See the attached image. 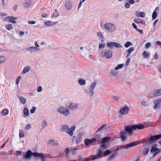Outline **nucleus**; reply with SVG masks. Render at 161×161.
I'll return each mask as SVG.
<instances>
[{
	"instance_id": "obj_19",
	"label": "nucleus",
	"mask_w": 161,
	"mask_h": 161,
	"mask_svg": "<svg viewBox=\"0 0 161 161\" xmlns=\"http://www.w3.org/2000/svg\"><path fill=\"white\" fill-rule=\"evenodd\" d=\"M58 22H52L51 20H47L44 22V25L46 26H52L57 24Z\"/></svg>"
},
{
	"instance_id": "obj_41",
	"label": "nucleus",
	"mask_w": 161,
	"mask_h": 161,
	"mask_svg": "<svg viewBox=\"0 0 161 161\" xmlns=\"http://www.w3.org/2000/svg\"><path fill=\"white\" fill-rule=\"evenodd\" d=\"M19 136L20 138L23 137L25 136V133L24 131L19 130Z\"/></svg>"
},
{
	"instance_id": "obj_20",
	"label": "nucleus",
	"mask_w": 161,
	"mask_h": 161,
	"mask_svg": "<svg viewBox=\"0 0 161 161\" xmlns=\"http://www.w3.org/2000/svg\"><path fill=\"white\" fill-rule=\"evenodd\" d=\"M69 126L66 124H63L60 127V131L62 132H66L69 128Z\"/></svg>"
},
{
	"instance_id": "obj_50",
	"label": "nucleus",
	"mask_w": 161,
	"mask_h": 161,
	"mask_svg": "<svg viewBox=\"0 0 161 161\" xmlns=\"http://www.w3.org/2000/svg\"><path fill=\"white\" fill-rule=\"evenodd\" d=\"M105 46V44L104 43H100L99 45V48L101 49L104 48Z\"/></svg>"
},
{
	"instance_id": "obj_39",
	"label": "nucleus",
	"mask_w": 161,
	"mask_h": 161,
	"mask_svg": "<svg viewBox=\"0 0 161 161\" xmlns=\"http://www.w3.org/2000/svg\"><path fill=\"white\" fill-rule=\"evenodd\" d=\"M86 50V49L85 47H81L80 48L79 50V52L81 54H83L85 53V51Z\"/></svg>"
},
{
	"instance_id": "obj_44",
	"label": "nucleus",
	"mask_w": 161,
	"mask_h": 161,
	"mask_svg": "<svg viewBox=\"0 0 161 161\" xmlns=\"http://www.w3.org/2000/svg\"><path fill=\"white\" fill-rule=\"evenodd\" d=\"M113 99L116 102H119L120 101V98L117 95L114 96L113 97Z\"/></svg>"
},
{
	"instance_id": "obj_26",
	"label": "nucleus",
	"mask_w": 161,
	"mask_h": 161,
	"mask_svg": "<svg viewBox=\"0 0 161 161\" xmlns=\"http://www.w3.org/2000/svg\"><path fill=\"white\" fill-rule=\"evenodd\" d=\"M136 15L137 17H141L144 18L145 16V13L143 12H138L137 11L136 12Z\"/></svg>"
},
{
	"instance_id": "obj_13",
	"label": "nucleus",
	"mask_w": 161,
	"mask_h": 161,
	"mask_svg": "<svg viewBox=\"0 0 161 161\" xmlns=\"http://www.w3.org/2000/svg\"><path fill=\"white\" fill-rule=\"evenodd\" d=\"M161 137V134L154 136H151L150 140L148 141L149 143L150 144L152 142H155L157 140L160 139Z\"/></svg>"
},
{
	"instance_id": "obj_45",
	"label": "nucleus",
	"mask_w": 161,
	"mask_h": 161,
	"mask_svg": "<svg viewBox=\"0 0 161 161\" xmlns=\"http://www.w3.org/2000/svg\"><path fill=\"white\" fill-rule=\"evenodd\" d=\"M123 131L120 132V137L122 141H124L125 140L126 137L123 134Z\"/></svg>"
},
{
	"instance_id": "obj_28",
	"label": "nucleus",
	"mask_w": 161,
	"mask_h": 161,
	"mask_svg": "<svg viewBox=\"0 0 161 161\" xmlns=\"http://www.w3.org/2000/svg\"><path fill=\"white\" fill-rule=\"evenodd\" d=\"M20 103L22 104H25L26 102V99L24 97L22 96H18Z\"/></svg>"
},
{
	"instance_id": "obj_4",
	"label": "nucleus",
	"mask_w": 161,
	"mask_h": 161,
	"mask_svg": "<svg viewBox=\"0 0 161 161\" xmlns=\"http://www.w3.org/2000/svg\"><path fill=\"white\" fill-rule=\"evenodd\" d=\"M34 44L35 47L32 46L28 47L26 49V50L31 53L39 51L40 50V46L36 41L35 42Z\"/></svg>"
},
{
	"instance_id": "obj_53",
	"label": "nucleus",
	"mask_w": 161,
	"mask_h": 161,
	"mask_svg": "<svg viewBox=\"0 0 161 161\" xmlns=\"http://www.w3.org/2000/svg\"><path fill=\"white\" fill-rule=\"evenodd\" d=\"M36 109V108L35 106L32 107V108L30 110V113L31 114H33L35 113Z\"/></svg>"
},
{
	"instance_id": "obj_5",
	"label": "nucleus",
	"mask_w": 161,
	"mask_h": 161,
	"mask_svg": "<svg viewBox=\"0 0 161 161\" xmlns=\"http://www.w3.org/2000/svg\"><path fill=\"white\" fill-rule=\"evenodd\" d=\"M79 103L70 102L68 105L66 104V106L70 110H73L77 109L79 108Z\"/></svg>"
},
{
	"instance_id": "obj_9",
	"label": "nucleus",
	"mask_w": 161,
	"mask_h": 161,
	"mask_svg": "<svg viewBox=\"0 0 161 161\" xmlns=\"http://www.w3.org/2000/svg\"><path fill=\"white\" fill-rule=\"evenodd\" d=\"M85 94L89 97H92L94 94V91H92L89 87V88H85L84 89Z\"/></svg>"
},
{
	"instance_id": "obj_52",
	"label": "nucleus",
	"mask_w": 161,
	"mask_h": 161,
	"mask_svg": "<svg viewBox=\"0 0 161 161\" xmlns=\"http://www.w3.org/2000/svg\"><path fill=\"white\" fill-rule=\"evenodd\" d=\"M154 91L156 95H157V96L161 95V89L155 90Z\"/></svg>"
},
{
	"instance_id": "obj_37",
	"label": "nucleus",
	"mask_w": 161,
	"mask_h": 161,
	"mask_svg": "<svg viewBox=\"0 0 161 161\" xmlns=\"http://www.w3.org/2000/svg\"><path fill=\"white\" fill-rule=\"evenodd\" d=\"M49 144L52 146H57L58 144V143L57 142L53 140H51L49 141Z\"/></svg>"
},
{
	"instance_id": "obj_55",
	"label": "nucleus",
	"mask_w": 161,
	"mask_h": 161,
	"mask_svg": "<svg viewBox=\"0 0 161 161\" xmlns=\"http://www.w3.org/2000/svg\"><path fill=\"white\" fill-rule=\"evenodd\" d=\"M31 128V126L30 124H28L27 125L25 128V130H30Z\"/></svg>"
},
{
	"instance_id": "obj_40",
	"label": "nucleus",
	"mask_w": 161,
	"mask_h": 161,
	"mask_svg": "<svg viewBox=\"0 0 161 161\" xmlns=\"http://www.w3.org/2000/svg\"><path fill=\"white\" fill-rule=\"evenodd\" d=\"M84 142L85 145L87 146L92 143L90 139H85Z\"/></svg>"
},
{
	"instance_id": "obj_8",
	"label": "nucleus",
	"mask_w": 161,
	"mask_h": 161,
	"mask_svg": "<svg viewBox=\"0 0 161 161\" xmlns=\"http://www.w3.org/2000/svg\"><path fill=\"white\" fill-rule=\"evenodd\" d=\"M133 126L135 130H136V129L141 130L148 127L149 126V123H145L144 125L139 124L138 125H133Z\"/></svg>"
},
{
	"instance_id": "obj_29",
	"label": "nucleus",
	"mask_w": 161,
	"mask_h": 161,
	"mask_svg": "<svg viewBox=\"0 0 161 161\" xmlns=\"http://www.w3.org/2000/svg\"><path fill=\"white\" fill-rule=\"evenodd\" d=\"M159 149L154 147H152L151 152L152 153H155V155L157 154L159 152Z\"/></svg>"
},
{
	"instance_id": "obj_60",
	"label": "nucleus",
	"mask_w": 161,
	"mask_h": 161,
	"mask_svg": "<svg viewBox=\"0 0 161 161\" xmlns=\"http://www.w3.org/2000/svg\"><path fill=\"white\" fill-rule=\"evenodd\" d=\"M42 127L43 128H44L45 127H46L47 125V122L45 120H44L43 121H42Z\"/></svg>"
},
{
	"instance_id": "obj_38",
	"label": "nucleus",
	"mask_w": 161,
	"mask_h": 161,
	"mask_svg": "<svg viewBox=\"0 0 161 161\" xmlns=\"http://www.w3.org/2000/svg\"><path fill=\"white\" fill-rule=\"evenodd\" d=\"M142 56L145 58H148L149 57V55L146 51H144L142 54Z\"/></svg>"
},
{
	"instance_id": "obj_23",
	"label": "nucleus",
	"mask_w": 161,
	"mask_h": 161,
	"mask_svg": "<svg viewBox=\"0 0 161 161\" xmlns=\"http://www.w3.org/2000/svg\"><path fill=\"white\" fill-rule=\"evenodd\" d=\"M23 117H25V116H28L29 115V110L27 107H25L23 110Z\"/></svg>"
},
{
	"instance_id": "obj_33",
	"label": "nucleus",
	"mask_w": 161,
	"mask_h": 161,
	"mask_svg": "<svg viewBox=\"0 0 161 161\" xmlns=\"http://www.w3.org/2000/svg\"><path fill=\"white\" fill-rule=\"evenodd\" d=\"M110 73L111 75L114 76H116L118 74L117 70H115V68L114 69H112L110 70Z\"/></svg>"
},
{
	"instance_id": "obj_31",
	"label": "nucleus",
	"mask_w": 161,
	"mask_h": 161,
	"mask_svg": "<svg viewBox=\"0 0 161 161\" xmlns=\"http://www.w3.org/2000/svg\"><path fill=\"white\" fill-rule=\"evenodd\" d=\"M97 83L96 81H94L92 82L89 86V87L92 91H93L94 89L97 86Z\"/></svg>"
},
{
	"instance_id": "obj_61",
	"label": "nucleus",
	"mask_w": 161,
	"mask_h": 161,
	"mask_svg": "<svg viewBox=\"0 0 161 161\" xmlns=\"http://www.w3.org/2000/svg\"><path fill=\"white\" fill-rule=\"evenodd\" d=\"M48 15L46 13L42 14L41 15V17L43 18L47 17H48Z\"/></svg>"
},
{
	"instance_id": "obj_25",
	"label": "nucleus",
	"mask_w": 161,
	"mask_h": 161,
	"mask_svg": "<svg viewBox=\"0 0 161 161\" xmlns=\"http://www.w3.org/2000/svg\"><path fill=\"white\" fill-rule=\"evenodd\" d=\"M156 96H157V95H156L155 91L154 90L149 94H148L147 95V97L148 98H150L155 97Z\"/></svg>"
},
{
	"instance_id": "obj_16",
	"label": "nucleus",
	"mask_w": 161,
	"mask_h": 161,
	"mask_svg": "<svg viewBox=\"0 0 161 161\" xmlns=\"http://www.w3.org/2000/svg\"><path fill=\"white\" fill-rule=\"evenodd\" d=\"M154 105L153 108L154 109H157L159 108L160 106L161 103V98H159L156 100H155L153 102Z\"/></svg>"
},
{
	"instance_id": "obj_6",
	"label": "nucleus",
	"mask_w": 161,
	"mask_h": 161,
	"mask_svg": "<svg viewBox=\"0 0 161 161\" xmlns=\"http://www.w3.org/2000/svg\"><path fill=\"white\" fill-rule=\"evenodd\" d=\"M102 151L101 149H99L98 150V153L96 155H92L89 156L88 158L90 160H95L101 158L102 157Z\"/></svg>"
},
{
	"instance_id": "obj_2",
	"label": "nucleus",
	"mask_w": 161,
	"mask_h": 161,
	"mask_svg": "<svg viewBox=\"0 0 161 161\" xmlns=\"http://www.w3.org/2000/svg\"><path fill=\"white\" fill-rule=\"evenodd\" d=\"M100 55L101 57L106 58H110L113 56V52L108 49H102L100 52Z\"/></svg>"
},
{
	"instance_id": "obj_11",
	"label": "nucleus",
	"mask_w": 161,
	"mask_h": 161,
	"mask_svg": "<svg viewBox=\"0 0 161 161\" xmlns=\"http://www.w3.org/2000/svg\"><path fill=\"white\" fill-rule=\"evenodd\" d=\"M129 110V108L127 106H125L120 109L119 113L122 115L126 114L128 113Z\"/></svg>"
},
{
	"instance_id": "obj_63",
	"label": "nucleus",
	"mask_w": 161,
	"mask_h": 161,
	"mask_svg": "<svg viewBox=\"0 0 161 161\" xmlns=\"http://www.w3.org/2000/svg\"><path fill=\"white\" fill-rule=\"evenodd\" d=\"M21 78V77L20 76H19L18 78L16 80V83L17 85H18L20 81V79Z\"/></svg>"
},
{
	"instance_id": "obj_35",
	"label": "nucleus",
	"mask_w": 161,
	"mask_h": 161,
	"mask_svg": "<svg viewBox=\"0 0 161 161\" xmlns=\"http://www.w3.org/2000/svg\"><path fill=\"white\" fill-rule=\"evenodd\" d=\"M78 84L80 86L85 85L86 84V81L85 80L82 79H79L78 81Z\"/></svg>"
},
{
	"instance_id": "obj_7",
	"label": "nucleus",
	"mask_w": 161,
	"mask_h": 161,
	"mask_svg": "<svg viewBox=\"0 0 161 161\" xmlns=\"http://www.w3.org/2000/svg\"><path fill=\"white\" fill-rule=\"evenodd\" d=\"M107 46L110 48H113V47H115L116 48H119L122 47V46L120 44L116 42H108L107 43Z\"/></svg>"
},
{
	"instance_id": "obj_22",
	"label": "nucleus",
	"mask_w": 161,
	"mask_h": 161,
	"mask_svg": "<svg viewBox=\"0 0 161 161\" xmlns=\"http://www.w3.org/2000/svg\"><path fill=\"white\" fill-rule=\"evenodd\" d=\"M31 2L30 0H25L24 6L25 8H29L31 5Z\"/></svg>"
},
{
	"instance_id": "obj_47",
	"label": "nucleus",
	"mask_w": 161,
	"mask_h": 161,
	"mask_svg": "<svg viewBox=\"0 0 161 161\" xmlns=\"http://www.w3.org/2000/svg\"><path fill=\"white\" fill-rule=\"evenodd\" d=\"M132 45V43L130 42H127L125 44L124 46L126 48H127Z\"/></svg>"
},
{
	"instance_id": "obj_48",
	"label": "nucleus",
	"mask_w": 161,
	"mask_h": 161,
	"mask_svg": "<svg viewBox=\"0 0 161 161\" xmlns=\"http://www.w3.org/2000/svg\"><path fill=\"white\" fill-rule=\"evenodd\" d=\"M6 28L8 30H10L12 28V25L11 24L5 25Z\"/></svg>"
},
{
	"instance_id": "obj_43",
	"label": "nucleus",
	"mask_w": 161,
	"mask_h": 161,
	"mask_svg": "<svg viewBox=\"0 0 161 161\" xmlns=\"http://www.w3.org/2000/svg\"><path fill=\"white\" fill-rule=\"evenodd\" d=\"M149 151V149L147 148H146L143 149V153L144 155H146L148 154Z\"/></svg>"
},
{
	"instance_id": "obj_32",
	"label": "nucleus",
	"mask_w": 161,
	"mask_h": 161,
	"mask_svg": "<svg viewBox=\"0 0 161 161\" xmlns=\"http://www.w3.org/2000/svg\"><path fill=\"white\" fill-rule=\"evenodd\" d=\"M42 153H38L37 152L32 153V156L36 158H40L42 156Z\"/></svg>"
},
{
	"instance_id": "obj_21",
	"label": "nucleus",
	"mask_w": 161,
	"mask_h": 161,
	"mask_svg": "<svg viewBox=\"0 0 161 161\" xmlns=\"http://www.w3.org/2000/svg\"><path fill=\"white\" fill-rule=\"evenodd\" d=\"M107 125L106 124H103V125L96 131L97 132L98 131H105L107 129Z\"/></svg>"
},
{
	"instance_id": "obj_1",
	"label": "nucleus",
	"mask_w": 161,
	"mask_h": 161,
	"mask_svg": "<svg viewBox=\"0 0 161 161\" xmlns=\"http://www.w3.org/2000/svg\"><path fill=\"white\" fill-rule=\"evenodd\" d=\"M105 30L108 32L111 33L114 32L116 30V26L112 22L106 23L103 25Z\"/></svg>"
},
{
	"instance_id": "obj_62",
	"label": "nucleus",
	"mask_w": 161,
	"mask_h": 161,
	"mask_svg": "<svg viewBox=\"0 0 161 161\" xmlns=\"http://www.w3.org/2000/svg\"><path fill=\"white\" fill-rule=\"evenodd\" d=\"M125 6L126 8H129L130 7V4L128 3H126L125 4Z\"/></svg>"
},
{
	"instance_id": "obj_30",
	"label": "nucleus",
	"mask_w": 161,
	"mask_h": 161,
	"mask_svg": "<svg viewBox=\"0 0 161 161\" xmlns=\"http://www.w3.org/2000/svg\"><path fill=\"white\" fill-rule=\"evenodd\" d=\"M134 21L136 23L138 24L141 23L143 25H145L146 24L145 21L142 20L141 19H134Z\"/></svg>"
},
{
	"instance_id": "obj_42",
	"label": "nucleus",
	"mask_w": 161,
	"mask_h": 161,
	"mask_svg": "<svg viewBox=\"0 0 161 161\" xmlns=\"http://www.w3.org/2000/svg\"><path fill=\"white\" fill-rule=\"evenodd\" d=\"M59 16V14L56 10H55L53 13V14L52 16V18H53L54 17H57Z\"/></svg>"
},
{
	"instance_id": "obj_49",
	"label": "nucleus",
	"mask_w": 161,
	"mask_h": 161,
	"mask_svg": "<svg viewBox=\"0 0 161 161\" xmlns=\"http://www.w3.org/2000/svg\"><path fill=\"white\" fill-rule=\"evenodd\" d=\"M157 14L155 11H154L152 14V17L153 19H155L157 17Z\"/></svg>"
},
{
	"instance_id": "obj_46",
	"label": "nucleus",
	"mask_w": 161,
	"mask_h": 161,
	"mask_svg": "<svg viewBox=\"0 0 161 161\" xmlns=\"http://www.w3.org/2000/svg\"><path fill=\"white\" fill-rule=\"evenodd\" d=\"M124 64H118L117 66L115 67V70H118V69L122 68Z\"/></svg>"
},
{
	"instance_id": "obj_51",
	"label": "nucleus",
	"mask_w": 161,
	"mask_h": 161,
	"mask_svg": "<svg viewBox=\"0 0 161 161\" xmlns=\"http://www.w3.org/2000/svg\"><path fill=\"white\" fill-rule=\"evenodd\" d=\"M117 155V153L115 152L113 153V154H112L110 157L108 159V160H111L114 157H115V156H116Z\"/></svg>"
},
{
	"instance_id": "obj_14",
	"label": "nucleus",
	"mask_w": 161,
	"mask_h": 161,
	"mask_svg": "<svg viewBox=\"0 0 161 161\" xmlns=\"http://www.w3.org/2000/svg\"><path fill=\"white\" fill-rule=\"evenodd\" d=\"M141 142L140 141H138L136 142H134L127 144L126 145V147L125 149H127L131 147L136 146V145L139 144Z\"/></svg>"
},
{
	"instance_id": "obj_64",
	"label": "nucleus",
	"mask_w": 161,
	"mask_h": 161,
	"mask_svg": "<svg viewBox=\"0 0 161 161\" xmlns=\"http://www.w3.org/2000/svg\"><path fill=\"white\" fill-rule=\"evenodd\" d=\"M128 3L130 4H133L135 3L134 0H128Z\"/></svg>"
},
{
	"instance_id": "obj_24",
	"label": "nucleus",
	"mask_w": 161,
	"mask_h": 161,
	"mask_svg": "<svg viewBox=\"0 0 161 161\" xmlns=\"http://www.w3.org/2000/svg\"><path fill=\"white\" fill-rule=\"evenodd\" d=\"M31 69V67L29 66H25L22 72L23 74H25L28 72Z\"/></svg>"
},
{
	"instance_id": "obj_17",
	"label": "nucleus",
	"mask_w": 161,
	"mask_h": 161,
	"mask_svg": "<svg viewBox=\"0 0 161 161\" xmlns=\"http://www.w3.org/2000/svg\"><path fill=\"white\" fill-rule=\"evenodd\" d=\"M65 7L67 10H70L72 8V3L69 0H67L65 3Z\"/></svg>"
},
{
	"instance_id": "obj_12",
	"label": "nucleus",
	"mask_w": 161,
	"mask_h": 161,
	"mask_svg": "<svg viewBox=\"0 0 161 161\" xmlns=\"http://www.w3.org/2000/svg\"><path fill=\"white\" fill-rule=\"evenodd\" d=\"M125 131L127 132L130 136H131L133 133V131L135 130L133 125H129L125 127Z\"/></svg>"
},
{
	"instance_id": "obj_59",
	"label": "nucleus",
	"mask_w": 161,
	"mask_h": 161,
	"mask_svg": "<svg viewBox=\"0 0 161 161\" xmlns=\"http://www.w3.org/2000/svg\"><path fill=\"white\" fill-rule=\"evenodd\" d=\"M134 49V47H130L127 51V52H129V53H131Z\"/></svg>"
},
{
	"instance_id": "obj_57",
	"label": "nucleus",
	"mask_w": 161,
	"mask_h": 161,
	"mask_svg": "<svg viewBox=\"0 0 161 161\" xmlns=\"http://www.w3.org/2000/svg\"><path fill=\"white\" fill-rule=\"evenodd\" d=\"M111 153V151L109 150H107L104 153V156H106Z\"/></svg>"
},
{
	"instance_id": "obj_18",
	"label": "nucleus",
	"mask_w": 161,
	"mask_h": 161,
	"mask_svg": "<svg viewBox=\"0 0 161 161\" xmlns=\"http://www.w3.org/2000/svg\"><path fill=\"white\" fill-rule=\"evenodd\" d=\"M32 155V153L31 150H29L24 156V158L26 160H30L31 159Z\"/></svg>"
},
{
	"instance_id": "obj_36",
	"label": "nucleus",
	"mask_w": 161,
	"mask_h": 161,
	"mask_svg": "<svg viewBox=\"0 0 161 161\" xmlns=\"http://www.w3.org/2000/svg\"><path fill=\"white\" fill-rule=\"evenodd\" d=\"M6 57L3 55H0V64L5 62Z\"/></svg>"
},
{
	"instance_id": "obj_10",
	"label": "nucleus",
	"mask_w": 161,
	"mask_h": 161,
	"mask_svg": "<svg viewBox=\"0 0 161 161\" xmlns=\"http://www.w3.org/2000/svg\"><path fill=\"white\" fill-rule=\"evenodd\" d=\"M18 17H14L13 16H8L5 18V19L10 22L13 24H16V21L15 20L17 19Z\"/></svg>"
},
{
	"instance_id": "obj_3",
	"label": "nucleus",
	"mask_w": 161,
	"mask_h": 161,
	"mask_svg": "<svg viewBox=\"0 0 161 161\" xmlns=\"http://www.w3.org/2000/svg\"><path fill=\"white\" fill-rule=\"evenodd\" d=\"M58 112L64 116H67L70 114V111L68 108L64 106H61L59 107L58 109Z\"/></svg>"
},
{
	"instance_id": "obj_58",
	"label": "nucleus",
	"mask_w": 161,
	"mask_h": 161,
	"mask_svg": "<svg viewBox=\"0 0 161 161\" xmlns=\"http://www.w3.org/2000/svg\"><path fill=\"white\" fill-rule=\"evenodd\" d=\"M42 90V86H39L37 88V91L38 92H41Z\"/></svg>"
},
{
	"instance_id": "obj_27",
	"label": "nucleus",
	"mask_w": 161,
	"mask_h": 161,
	"mask_svg": "<svg viewBox=\"0 0 161 161\" xmlns=\"http://www.w3.org/2000/svg\"><path fill=\"white\" fill-rule=\"evenodd\" d=\"M82 135V133H80L76 136V142L77 143H79L81 142V136Z\"/></svg>"
},
{
	"instance_id": "obj_34",
	"label": "nucleus",
	"mask_w": 161,
	"mask_h": 161,
	"mask_svg": "<svg viewBox=\"0 0 161 161\" xmlns=\"http://www.w3.org/2000/svg\"><path fill=\"white\" fill-rule=\"evenodd\" d=\"M8 110L7 109H4L2 110V115L3 116H6L8 114Z\"/></svg>"
},
{
	"instance_id": "obj_54",
	"label": "nucleus",
	"mask_w": 161,
	"mask_h": 161,
	"mask_svg": "<svg viewBox=\"0 0 161 161\" xmlns=\"http://www.w3.org/2000/svg\"><path fill=\"white\" fill-rule=\"evenodd\" d=\"M110 139V138L108 137H106L103 138L102 140V143H105L106 142H107Z\"/></svg>"
},
{
	"instance_id": "obj_15",
	"label": "nucleus",
	"mask_w": 161,
	"mask_h": 161,
	"mask_svg": "<svg viewBox=\"0 0 161 161\" xmlns=\"http://www.w3.org/2000/svg\"><path fill=\"white\" fill-rule=\"evenodd\" d=\"M76 127L74 125L69 128L66 132V133L69 135L70 136H72L74 134V131L75 130Z\"/></svg>"
},
{
	"instance_id": "obj_56",
	"label": "nucleus",
	"mask_w": 161,
	"mask_h": 161,
	"mask_svg": "<svg viewBox=\"0 0 161 161\" xmlns=\"http://www.w3.org/2000/svg\"><path fill=\"white\" fill-rule=\"evenodd\" d=\"M97 36L100 39H102L103 38V36L102 33L100 32H98L97 33Z\"/></svg>"
}]
</instances>
